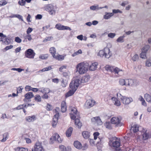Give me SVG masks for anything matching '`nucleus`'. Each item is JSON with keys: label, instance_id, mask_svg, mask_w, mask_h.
I'll use <instances>...</instances> for the list:
<instances>
[{"label": "nucleus", "instance_id": "1", "mask_svg": "<svg viewBox=\"0 0 151 151\" xmlns=\"http://www.w3.org/2000/svg\"><path fill=\"white\" fill-rule=\"evenodd\" d=\"M89 64L88 63H80L76 66L77 72L80 74H83L86 73L88 70Z\"/></svg>", "mask_w": 151, "mask_h": 151}, {"label": "nucleus", "instance_id": "2", "mask_svg": "<svg viewBox=\"0 0 151 151\" xmlns=\"http://www.w3.org/2000/svg\"><path fill=\"white\" fill-rule=\"evenodd\" d=\"M80 83L79 79L77 78L74 77L73 78L70 82L69 86L70 89H74L77 90Z\"/></svg>", "mask_w": 151, "mask_h": 151}, {"label": "nucleus", "instance_id": "3", "mask_svg": "<svg viewBox=\"0 0 151 151\" xmlns=\"http://www.w3.org/2000/svg\"><path fill=\"white\" fill-rule=\"evenodd\" d=\"M111 53L110 49L108 48H105L104 50H101L99 53V55L100 57L104 56L105 58H108L111 56Z\"/></svg>", "mask_w": 151, "mask_h": 151}, {"label": "nucleus", "instance_id": "4", "mask_svg": "<svg viewBox=\"0 0 151 151\" xmlns=\"http://www.w3.org/2000/svg\"><path fill=\"white\" fill-rule=\"evenodd\" d=\"M109 145L116 148H118L120 146V140L117 138L113 137L109 141Z\"/></svg>", "mask_w": 151, "mask_h": 151}, {"label": "nucleus", "instance_id": "5", "mask_svg": "<svg viewBox=\"0 0 151 151\" xmlns=\"http://www.w3.org/2000/svg\"><path fill=\"white\" fill-rule=\"evenodd\" d=\"M70 109L71 111L70 117L72 119H75L77 117L78 118L80 117L79 113L78 112L76 108L73 107H70Z\"/></svg>", "mask_w": 151, "mask_h": 151}, {"label": "nucleus", "instance_id": "6", "mask_svg": "<svg viewBox=\"0 0 151 151\" xmlns=\"http://www.w3.org/2000/svg\"><path fill=\"white\" fill-rule=\"evenodd\" d=\"M59 108H56L55 109L56 114L54 115L53 120L52 122V127H55L58 122V117L59 116V113L57 110H59Z\"/></svg>", "mask_w": 151, "mask_h": 151}, {"label": "nucleus", "instance_id": "7", "mask_svg": "<svg viewBox=\"0 0 151 151\" xmlns=\"http://www.w3.org/2000/svg\"><path fill=\"white\" fill-rule=\"evenodd\" d=\"M120 95V99L124 104H128L133 101V99L132 98H127L125 96H122L121 94Z\"/></svg>", "mask_w": 151, "mask_h": 151}, {"label": "nucleus", "instance_id": "8", "mask_svg": "<svg viewBox=\"0 0 151 151\" xmlns=\"http://www.w3.org/2000/svg\"><path fill=\"white\" fill-rule=\"evenodd\" d=\"M50 139L52 140V141L50 142L51 144H52L54 142V141H57L59 143H61L63 141V139L60 137V136L57 133L54 134L50 138Z\"/></svg>", "mask_w": 151, "mask_h": 151}, {"label": "nucleus", "instance_id": "9", "mask_svg": "<svg viewBox=\"0 0 151 151\" xmlns=\"http://www.w3.org/2000/svg\"><path fill=\"white\" fill-rule=\"evenodd\" d=\"M32 151H44V150L42 146L41 143L37 142L35 144L34 148L32 149Z\"/></svg>", "mask_w": 151, "mask_h": 151}, {"label": "nucleus", "instance_id": "10", "mask_svg": "<svg viewBox=\"0 0 151 151\" xmlns=\"http://www.w3.org/2000/svg\"><path fill=\"white\" fill-rule=\"evenodd\" d=\"M111 122L112 124H115L117 127L121 126V120L117 117H113L111 119Z\"/></svg>", "mask_w": 151, "mask_h": 151}, {"label": "nucleus", "instance_id": "11", "mask_svg": "<svg viewBox=\"0 0 151 151\" xmlns=\"http://www.w3.org/2000/svg\"><path fill=\"white\" fill-rule=\"evenodd\" d=\"M35 55V53L33 50L31 49L27 50L25 53V56L26 57L30 58H34Z\"/></svg>", "mask_w": 151, "mask_h": 151}, {"label": "nucleus", "instance_id": "12", "mask_svg": "<svg viewBox=\"0 0 151 151\" xmlns=\"http://www.w3.org/2000/svg\"><path fill=\"white\" fill-rule=\"evenodd\" d=\"M127 86L133 87L135 86L137 83L136 80L131 78L126 79Z\"/></svg>", "mask_w": 151, "mask_h": 151}, {"label": "nucleus", "instance_id": "13", "mask_svg": "<svg viewBox=\"0 0 151 151\" xmlns=\"http://www.w3.org/2000/svg\"><path fill=\"white\" fill-rule=\"evenodd\" d=\"M55 27L59 30H71L70 27L64 26L60 24H57L55 25Z\"/></svg>", "mask_w": 151, "mask_h": 151}, {"label": "nucleus", "instance_id": "14", "mask_svg": "<svg viewBox=\"0 0 151 151\" xmlns=\"http://www.w3.org/2000/svg\"><path fill=\"white\" fill-rule=\"evenodd\" d=\"M95 102L92 100H87L85 103V106L87 108H90L93 106Z\"/></svg>", "mask_w": 151, "mask_h": 151}, {"label": "nucleus", "instance_id": "15", "mask_svg": "<svg viewBox=\"0 0 151 151\" xmlns=\"http://www.w3.org/2000/svg\"><path fill=\"white\" fill-rule=\"evenodd\" d=\"M92 122L95 124H96L98 125H101L102 124V122L99 117H95L91 119Z\"/></svg>", "mask_w": 151, "mask_h": 151}, {"label": "nucleus", "instance_id": "16", "mask_svg": "<svg viewBox=\"0 0 151 151\" xmlns=\"http://www.w3.org/2000/svg\"><path fill=\"white\" fill-rule=\"evenodd\" d=\"M114 72L115 74H117L119 76H121L124 75V71L122 70L119 68L118 67H115L114 70Z\"/></svg>", "mask_w": 151, "mask_h": 151}, {"label": "nucleus", "instance_id": "17", "mask_svg": "<svg viewBox=\"0 0 151 151\" xmlns=\"http://www.w3.org/2000/svg\"><path fill=\"white\" fill-rule=\"evenodd\" d=\"M56 8L52 5L48 6V10L49 13L51 15L55 14L56 12Z\"/></svg>", "mask_w": 151, "mask_h": 151}, {"label": "nucleus", "instance_id": "18", "mask_svg": "<svg viewBox=\"0 0 151 151\" xmlns=\"http://www.w3.org/2000/svg\"><path fill=\"white\" fill-rule=\"evenodd\" d=\"M98 63L97 62L92 63L89 66V69L91 71L95 70L97 68Z\"/></svg>", "mask_w": 151, "mask_h": 151}, {"label": "nucleus", "instance_id": "19", "mask_svg": "<svg viewBox=\"0 0 151 151\" xmlns=\"http://www.w3.org/2000/svg\"><path fill=\"white\" fill-rule=\"evenodd\" d=\"M34 96L32 92H29L26 93L24 95L25 99H24V101H25L26 99H29L32 98Z\"/></svg>", "mask_w": 151, "mask_h": 151}, {"label": "nucleus", "instance_id": "20", "mask_svg": "<svg viewBox=\"0 0 151 151\" xmlns=\"http://www.w3.org/2000/svg\"><path fill=\"white\" fill-rule=\"evenodd\" d=\"M139 127L137 124L133 125L131 128L130 130L134 133L136 132L139 131Z\"/></svg>", "mask_w": 151, "mask_h": 151}, {"label": "nucleus", "instance_id": "21", "mask_svg": "<svg viewBox=\"0 0 151 151\" xmlns=\"http://www.w3.org/2000/svg\"><path fill=\"white\" fill-rule=\"evenodd\" d=\"M65 94L66 97H68L73 95L76 90V89H71Z\"/></svg>", "mask_w": 151, "mask_h": 151}, {"label": "nucleus", "instance_id": "22", "mask_svg": "<svg viewBox=\"0 0 151 151\" xmlns=\"http://www.w3.org/2000/svg\"><path fill=\"white\" fill-rule=\"evenodd\" d=\"M144 98L146 101L151 103V95L148 93H146L144 95Z\"/></svg>", "mask_w": 151, "mask_h": 151}, {"label": "nucleus", "instance_id": "23", "mask_svg": "<svg viewBox=\"0 0 151 151\" xmlns=\"http://www.w3.org/2000/svg\"><path fill=\"white\" fill-rule=\"evenodd\" d=\"M119 84L121 86H127V81L126 79H124L123 78L119 79Z\"/></svg>", "mask_w": 151, "mask_h": 151}, {"label": "nucleus", "instance_id": "24", "mask_svg": "<svg viewBox=\"0 0 151 151\" xmlns=\"http://www.w3.org/2000/svg\"><path fill=\"white\" fill-rule=\"evenodd\" d=\"M39 91L43 93H48L50 92V90L48 88H39Z\"/></svg>", "mask_w": 151, "mask_h": 151}, {"label": "nucleus", "instance_id": "25", "mask_svg": "<svg viewBox=\"0 0 151 151\" xmlns=\"http://www.w3.org/2000/svg\"><path fill=\"white\" fill-rule=\"evenodd\" d=\"M82 135L84 138L87 139L89 138L90 136V133L88 131H84L82 132Z\"/></svg>", "mask_w": 151, "mask_h": 151}, {"label": "nucleus", "instance_id": "26", "mask_svg": "<svg viewBox=\"0 0 151 151\" xmlns=\"http://www.w3.org/2000/svg\"><path fill=\"white\" fill-rule=\"evenodd\" d=\"M75 120V124L77 126L78 128H81L82 125V123L80 122V120L77 117V118H76L75 119H73Z\"/></svg>", "mask_w": 151, "mask_h": 151}, {"label": "nucleus", "instance_id": "27", "mask_svg": "<svg viewBox=\"0 0 151 151\" xmlns=\"http://www.w3.org/2000/svg\"><path fill=\"white\" fill-rule=\"evenodd\" d=\"M113 13L106 12L104 16V18L105 19H108L110 18V17L113 16Z\"/></svg>", "mask_w": 151, "mask_h": 151}, {"label": "nucleus", "instance_id": "28", "mask_svg": "<svg viewBox=\"0 0 151 151\" xmlns=\"http://www.w3.org/2000/svg\"><path fill=\"white\" fill-rule=\"evenodd\" d=\"M73 130V128L71 127L68 129L66 132V134L67 137H70L71 136Z\"/></svg>", "mask_w": 151, "mask_h": 151}, {"label": "nucleus", "instance_id": "29", "mask_svg": "<svg viewBox=\"0 0 151 151\" xmlns=\"http://www.w3.org/2000/svg\"><path fill=\"white\" fill-rule=\"evenodd\" d=\"M74 145L75 147L78 149H80L82 147V145L80 142L78 141L74 142Z\"/></svg>", "mask_w": 151, "mask_h": 151}, {"label": "nucleus", "instance_id": "30", "mask_svg": "<svg viewBox=\"0 0 151 151\" xmlns=\"http://www.w3.org/2000/svg\"><path fill=\"white\" fill-rule=\"evenodd\" d=\"M111 124V122L110 123L109 122H106L105 123L104 125L107 129H111L112 128Z\"/></svg>", "mask_w": 151, "mask_h": 151}, {"label": "nucleus", "instance_id": "31", "mask_svg": "<svg viewBox=\"0 0 151 151\" xmlns=\"http://www.w3.org/2000/svg\"><path fill=\"white\" fill-rule=\"evenodd\" d=\"M25 119L28 122L33 121L36 119L35 116L34 115L32 116H27L26 117Z\"/></svg>", "mask_w": 151, "mask_h": 151}, {"label": "nucleus", "instance_id": "32", "mask_svg": "<svg viewBox=\"0 0 151 151\" xmlns=\"http://www.w3.org/2000/svg\"><path fill=\"white\" fill-rule=\"evenodd\" d=\"M53 57L58 60H62L64 59V57L63 56L58 55H53Z\"/></svg>", "mask_w": 151, "mask_h": 151}, {"label": "nucleus", "instance_id": "33", "mask_svg": "<svg viewBox=\"0 0 151 151\" xmlns=\"http://www.w3.org/2000/svg\"><path fill=\"white\" fill-rule=\"evenodd\" d=\"M145 65L147 67L151 66V58H149L146 60Z\"/></svg>", "mask_w": 151, "mask_h": 151}, {"label": "nucleus", "instance_id": "34", "mask_svg": "<svg viewBox=\"0 0 151 151\" xmlns=\"http://www.w3.org/2000/svg\"><path fill=\"white\" fill-rule=\"evenodd\" d=\"M114 68L113 67H111L109 65H107L105 66V69L107 70L114 72Z\"/></svg>", "mask_w": 151, "mask_h": 151}, {"label": "nucleus", "instance_id": "35", "mask_svg": "<svg viewBox=\"0 0 151 151\" xmlns=\"http://www.w3.org/2000/svg\"><path fill=\"white\" fill-rule=\"evenodd\" d=\"M49 51L50 53L52 55L53 57L54 55H55L56 51L55 48L54 47H51L50 48Z\"/></svg>", "mask_w": 151, "mask_h": 151}, {"label": "nucleus", "instance_id": "36", "mask_svg": "<svg viewBox=\"0 0 151 151\" xmlns=\"http://www.w3.org/2000/svg\"><path fill=\"white\" fill-rule=\"evenodd\" d=\"M90 8L91 10H99L101 9V8H100V7H99L98 5H97L96 6H90Z\"/></svg>", "mask_w": 151, "mask_h": 151}, {"label": "nucleus", "instance_id": "37", "mask_svg": "<svg viewBox=\"0 0 151 151\" xmlns=\"http://www.w3.org/2000/svg\"><path fill=\"white\" fill-rule=\"evenodd\" d=\"M15 150L16 151H28L27 148L19 147H17Z\"/></svg>", "mask_w": 151, "mask_h": 151}, {"label": "nucleus", "instance_id": "38", "mask_svg": "<svg viewBox=\"0 0 151 151\" xmlns=\"http://www.w3.org/2000/svg\"><path fill=\"white\" fill-rule=\"evenodd\" d=\"M99 139L100 141L97 142L96 145L97 147L101 148L103 146V141H102V139H100L99 138Z\"/></svg>", "mask_w": 151, "mask_h": 151}, {"label": "nucleus", "instance_id": "39", "mask_svg": "<svg viewBox=\"0 0 151 151\" xmlns=\"http://www.w3.org/2000/svg\"><path fill=\"white\" fill-rule=\"evenodd\" d=\"M35 99L36 101L38 102H40L41 101V97L40 95H37L35 97Z\"/></svg>", "mask_w": 151, "mask_h": 151}, {"label": "nucleus", "instance_id": "40", "mask_svg": "<svg viewBox=\"0 0 151 151\" xmlns=\"http://www.w3.org/2000/svg\"><path fill=\"white\" fill-rule=\"evenodd\" d=\"M82 53V50L80 49L78 51L74 52L73 53L72 55V56L73 57H74L77 55L81 54Z\"/></svg>", "mask_w": 151, "mask_h": 151}, {"label": "nucleus", "instance_id": "41", "mask_svg": "<svg viewBox=\"0 0 151 151\" xmlns=\"http://www.w3.org/2000/svg\"><path fill=\"white\" fill-rule=\"evenodd\" d=\"M150 48V46L148 45H146L144 47L142 50V51L146 53Z\"/></svg>", "mask_w": 151, "mask_h": 151}, {"label": "nucleus", "instance_id": "42", "mask_svg": "<svg viewBox=\"0 0 151 151\" xmlns=\"http://www.w3.org/2000/svg\"><path fill=\"white\" fill-rule=\"evenodd\" d=\"M88 81V78L86 76L82 78L81 79V81L80 82L84 83L87 82Z\"/></svg>", "mask_w": 151, "mask_h": 151}, {"label": "nucleus", "instance_id": "43", "mask_svg": "<svg viewBox=\"0 0 151 151\" xmlns=\"http://www.w3.org/2000/svg\"><path fill=\"white\" fill-rule=\"evenodd\" d=\"M3 43L6 45H8L10 43V41L8 38H6L4 39Z\"/></svg>", "mask_w": 151, "mask_h": 151}, {"label": "nucleus", "instance_id": "44", "mask_svg": "<svg viewBox=\"0 0 151 151\" xmlns=\"http://www.w3.org/2000/svg\"><path fill=\"white\" fill-rule=\"evenodd\" d=\"M124 36H120L116 40V41L118 42H124Z\"/></svg>", "mask_w": 151, "mask_h": 151}, {"label": "nucleus", "instance_id": "45", "mask_svg": "<svg viewBox=\"0 0 151 151\" xmlns=\"http://www.w3.org/2000/svg\"><path fill=\"white\" fill-rule=\"evenodd\" d=\"M3 138L1 140V142H4L6 140V138L8 136V135L7 133H5L3 135Z\"/></svg>", "mask_w": 151, "mask_h": 151}, {"label": "nucleus", "instance_id": "46", "mask_svg": "<svg viewBox=\"0 0 151 151\" xmlns=\"http://www.w3.org/2000/svg\"><path fill=\"white\" fill-rule=\"evenodd\" d=\"M52 69V68L51 67V66H49L46 67L45 68H43L42 69V71H43V72H45V71H47L49 70H51Z\"/></svg>", "mask_w": 151, "mask_h": 151}, {"label": "nucleus", "instance_id": "47", "mask_svg": "<svg viewBox=\"0 0 151 151\" xmlns=\"http://www.w3.org/2000/svg\"><path fill=\"white\" fill-rule=\"evenodd\" d=\"M143 138L144 140H146L149 137V134L146 132L144 133L143 135Z\"/></svg>", "mask_w": 151, "mask_h": 151}, {"label": "nucleus", "instance_id": "48", "mask_svg": "<svg viewBox=\"0 0 151 151\" xmlns=\"http://www.w3.org/2000/svg\"><path fill=\"white\" fill-rule=\"evenodd\" d=\"M26 0H19L18 2V4L21 6H24L25 5Z\"/></svg>", "mask_w": 151, "mask_h": 151}, {"label": "nucleus", "instance_id": "49", "mask_svg": "<svg viewBox=\"0 0 151 151\" xmlns=\"http://www.w3.org/2000/svg\"><path fill=\"white\" fill-rule=\"evenodd\" d=\"M140 57L142 58L145 59L146 58V53L142 51L140 54Z\"/></svg>", "mask_w": 151, "mask_h": 151}, {"label": "nucleus", "instance_id": "50", "mask_svg": "<svg viewBox=\"0 0 151 151\" xmlns=\"http://www.w3.org/2000/svg\"><path fill=\"white\" fill-rule=\"evenodd\" d=\"M25 90L26 91H32V88L31 87V86L28 85L26 86L25 88Z\"/></svg>", "mask_w": 151, "mask_h": 151}, {"label": "nucleus", "instance_id": "51", "mask_svg": "<svg viewBox=\"0 0 151 151\" xmlns=\"http://www.w3.org/2000/svg\"><path fill=\"white\" fill-rule=\"evenodd\" d=\"M116 35L114 33H110L108 34V36L109 37L111 38H113Z\"/></svg>", "mask_w": 151, "mask_h": 151}, {"label": "nucleus", "instance_id": "52", "mask_svg": "<svg viewBox=\"0 0 151 151\" xmlns=\"http://www.w3.org/2000/svg\"><path fill=\"white\" fill-rule=\"evenodd\" d=\"M11 70H13L17 71L19 72H20L22 71L23 70H24L23 69L20 68H12L11 69Z\"/></svg>", "mask_w": 151, "mask_h": 151}, {"label": "nucleus", "instance_id": "53", "mask_svg": "<svg viewBox=\"0 0 151 151\" xmlns=\"http://www.w3.org/2000/svg\"><path fill=\"white\" fill-rule=\"evenodd\" d=\"M48 57L47 54L43 55L40 56V58L42 59H46Z\"/></svg>", "mask_w": 151, "mask_h": 151}, {"label": "nucleus", "instance_id": "54", "mask_svg": "<svg viewBox=\"0 0 151 151\" xmlns=\"http://www.w3.org/2000/svg\"><path fill=\"white\" fill-rule=\"evenodd\" d=\"M99 133L98 132H96L94 133L93 135L94 136V139L96 140L97 139L98 136H99Z\"/></svg>", "mask_w": 151, "mask_h": 151}, {"label": "nucleus", "instance_id": "55", "mask_svg": "<svg viewBox=\"0 0 151 151\" xmlns=\"http://www.w3.org/2000/svg\"><path fill=\"white\" fill-rule=\"evenodd\" d=\"M15 41L18 43H20L22 42V40L19 37H16L15 38Z\"/></svg>", "mask_w": 151, "mask_h": 151}, {"label": "nucleus", "instance_id": "56", "mask_svg": "<svg viewBox=\"0 0 151 151\" xmlns=\"http://www.w3.org/2000/svg\"><path fill=\"white\" fill-rule=\"evenodd\" d=\"M23 89V88L22 86H19L17 88V93L18 94L19 93H21L22 92V90Z\"/></svg>", "mask_w": 151, "mask_h": 151}, {"label": "nucleus", "instance_id": "57", "mask_svg": "<svg viewBox=\"0 0 151 151\" xmlns=\"http://www.w3.org/2000/svg\"><path fill=\"white\" fill-rule=\"evenodd\" d=\"M59 148L61 151H65V150H66L65 147L62 145H60Z\"/></svg>", "mask_w": 151, "mask_h": 151}, {"label": "nucleus", "instance_id": "58", "mask_svg": "<svg viewBox=\"0 0 151 151\" xmlns=\"http://www.w3.org/2000/svg\"><path fill=\"white\" fill-rule=\"evenodd\" d=\"M114 104L116 106H119L121 105V103L117 99L114 103Z\"/></svg>", "mask_w": 151, "mask_h": 151}, {"label": "nucleus", "instance_id": "59", "mask_svg": "<svg viewBox=\"0 0 151 151\" xmlns=\"http://www.w3.org/2000/svg\"><path fill=\"white\" fill-rule=\"evenodd\" d=\"M52 107L50 104H47L46 109L47 110L50 111L52 109Z\"/></svg>", "mask_w": 151, "mask_h": 151}, {"label": "nucleus", "instance_id": "60", "mask_svg": "<svg viewBox=\"0 0 151 151\" xmlns=\"http://www.w3.org/2000/svg\"><path fill=\"white\" fill-rule=\"evenodd\" d=\"M113 14H116L118 13H122V12L119 9H113L112 10Z\"/></svg>", "mask_w": 151, "mask_h": 151}, {"label": "nucleus", "instance_id": "61", "mask_svg": "<svg viewBox=\"0 0 151 151\" xmlns=\"http://www.w3.org/2000/svg\"><path fill=\"white\" fill-rule=\"evenodd\" d=\"M139 58L138 55H135L132 58V59L134 61H136L137 59H138Z\"/></svg>", "mask_w": 151, "mask_h": 151}, {"label": "nucleus", "instance_id": "62", "mask_svg": "<svg viewBox=\"0 0 151 151\" xmlns=\"http://www.w3.org/2000/svg\"><path fill=\"white\" fill-rule=\"evenodd\" d=\"M33 30V29L30 27H29L27 29L26 31L27 33V34H29Z\"/></svg>", "mask_w": 151, "mask_h": 151}, {"label": "nucleus", "instance_id": "63", "mask_svg": "<svg viewBox=\"0 0 151 151\" xmlns=\"http://www.w3.org/2000/svg\"><path fill=\"white\" fill-rule=\"evenodd\" d=\"M15 16L16 17H17L19 19H21L22 21H23L22 17V16L19 14H15Z\"/></svg>", "mask_w": 151, "mask_h": 151}, {"label": "nucleus", "instance_id": "64", "mask_svg": "<svg viewBox=\"0 0 151 151\" xmlns=\"http://www.w3.org/2000/svg\"><path fill=\"white\" fill-rule=\"evenodd\" d=\"M13 47V46L12 45H10L9 46H7L4 48V50H7L12 48Z\"/></svg>", "mask_w": 151, "mask_h": 151}]
</instances>
